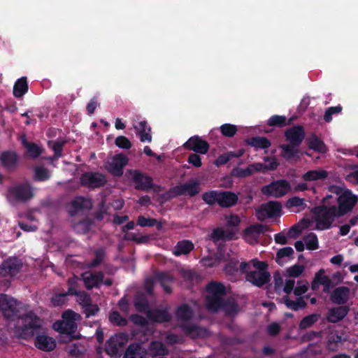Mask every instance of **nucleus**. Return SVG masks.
<instances>
[{
  "mask_svg": "<svg viewBox=\"0 0 358 358\" xmlns=\"http://www.w3.org/2000/svg\"><path fill=\"white\" fill-rule=\"evenodd\" d=\"M134 306L138 312L147 313L149 310V303L146 295L143 293H137L134 299Z\"/></svg>",
  "mask_w": 358,
  "mask_h": 358,
  "instance_id": "31",
  "label": "nucleus"
},
{
  "mask_svg": "<svg viewBox=\"0 0 358 358\" xmlns=\"http://www.w3.org/2000/svg\"><path fill=\"white\" fill-rule=\"evenodd\" d=\"M176 315L179 320L189 321L193 317L194 313L187 303H183L178 307L176 311Z\"/></svg>",
  "mask_w": 358,
  "mask_h": 358,
  "instance_id": "33",
  "label": "nucleus"
},
{
  "mask_svg": "<svg viewBox=\"0 0 358 358\" xmlns=\"http://www.w3.org/2000/svg\"><path fill=\"white\" fill-rule=\"evenodd\" d=\"M338 206L336 210L341 217L351 212L357 203L358 198L350 189H345L340 196L336 198Z\"/></svg>",
  "mask_w": 358,
  "mask_h": 358,
  "instance_id": "5",
  "label": "nucleus"
},
{
  "mask_svg": "<svg viewBox=\"0 0 358 358\" xmlns=\"http://www.w3.org/2000/svg\"><path fill=\"white\" fill-rule=\"evenodd\" d=\"M331 198H332L331 195H327L322 200L323 204L317 206L311 210L316 222L315 229L317 230L324 231L331 229L335 219L341 217L337 213L336 205L327 204L328 199Z\"/></svg>",
  "mask_w": 358,
  "mask_h": 358,
  "instance_id": "2",
  "label": "nucleus"
},
{
  "mask_svg": "<svg viewBox=\"0 0 358 358\" xmlns=\"http://www.w3.org/2000/svg\"><path fill=\"white\" fill-rule=\"evenodd\" d=\"M206 308L210 312H217L227 306L225 301L221 296L208 295L206 298Z\"/></svg>",
  "mask_w": 358,
  "mask_h": 358,
  "instance_id": "25",
  "label": "nucleus"
},
{
  "mask_svg": "<svg viewBox=\"0 0 358 358\" xmlns=\"http://www.w3.org/2000/svg\"><path fill=\"white\" fill-rule=\"evenodd\" d=\"M115 145L122 149H129L131 148L132 144L131 141L124 136H119L115 141Z\"/></svg>",
  "mask_w": 358,
  "mask_h": 358,
  "instance_id": "60",
  "label": "nucleus"
},
{
  "mask_svg": "<svg viewBox=\"0 0 358 358\" xmlns=\"http://www.w3.org/2000/svg\"><path fill=\"white\" fill-rule=\"evenodd\" d=\"M106 180L103 175H98L91 172V187L92 186L99 187L103 185Z\"/></svg>",
  "mask_w": 358,
  "mask_h": 358,
  "instance_id": "62",
  "label": "nucleus"
},
{
  "mask_svg": "<svg viewBox=\"0 0 358 358\" xmlns=\"http://www.w3.org/2000/svg\"><path fill=\"white\" fill-rule=\"evenodd\" d=\"M234 157H236V155L233 152L224 153L218 156L215 161V164L217 166L224 165Z\"/></svg>",
  "mask_w": 358,
  "mask_h": 358,
  "instance_id": "59",
  "label": "nucleus"
},
{
  "mask_svg": "<svg viewBox=\"0 0 358 358\" xmlns=\"http://www.w3.org/2000/svg\"><path fill=\"white\" fill-rule=\"evenodd\" d=\"M238 201V196L234 192L220 191L218 205L221 208H227L234 206Z\"/></svg>",
  "mask_w": 358,
  "mask_h": 358,
  "instance_id": "20",
  "label": "nucleus"
},
{
  "mask_svg": "<svg viewBox=\"0 0 358 358\" xmlns=\"http://www.w3.org/2000/svg\"><path fill=\"white\" fill-rule=\"evenodd\" d=\"M220 199V191L210 190L204 192L202 194L203 201L209 206H214L218 204Z\"/></svg>",
  "mask_w": 358,
  "mask_h": 358,
  "instance_id": "40",
  "label": "nucleus"
},
{
  "mask_svg": "<svg viewBox=\"0 0 358 358\" xmlns=\"http://www.w3.org/2000/svg\"><path fill=\"white\" fill-rule=\"evenodd\" d=\"M221 134L226 137L231 138L237 132V127L234 124L226 123L220 126Z\"/></svg>",
  "mask_w": 358,
  "mask_h": 358,
  "instance_id": "51",
  "label": "nucleus"
},
{
  "mask_svg": "<svg viewBox=\"0 0 358 358\" xmlns=\"http://www.w3.org/2000/svg\"><path fill=\"white\" fill-rule=\"evenodd\" d=\"M109 320L113 325L118 327H125L128 323L127 320L123 317L117 310L110 313Z\"/></svg>",
  "mask_w": 358,
  "mask_h": 358,
  "instance_id": "43",
  "label": "nucleus"
},
{
  "mask_svg": "<svg viewBox=\"0 0 358 358\" xmlns=\"http://www.w3.org/2000/svg\"><path fill=\"white\" fill-rule=\"evenodd\" d=\"M111 286L113 280L111 278L104 279V273L101 271H91V289L99 288L101 285Z\"/></svg>",
  "mask_w": 358,
  "mask_h": 358,
  "instance_id": "24",
  "label": "nucleus"
},
{
  "mask_svg": "<svg viewBox=\"0 0 358 358\" xmlns=\"http://www.w3.org/2000/svg\"><path fill=\"white\" fill-rule=\"evenodd\" d=\"M180 328L184 334L192 338H197L201 336L203 329L196 324L183 323L180 325Z\"/></svg>",
  "mask_w": 358,
  "mask_h": 358,
  "instance_id": "34",
  "label": "nucleus"
},
{
  "mask_svg": "<svg viewBox=\"0 0 358 358\" xmlns=\"http://www.w3.org/2000/svg\"><path fill=\"white\" fill-rule=\"evenodd\" d=\"M342 106L338 105L336 106H331L328 108L324 115V120L326 122H330L332 120V115L338 114L342 111Z\"/></svg>",
  "mask_w": 358,
  "mask_h": 358,
  "instance_id": "55",
  "label": "nucleus"
},
{
  "mask_svg": "<svg viewBox=\"0 0 358 358\" xmlns=\"http://www.w3.org/2000/svg\"><path fill=\"white\" fill-rule=\"evenodd\" d=\"M285 140L294 146L299 147L305 138V131L302 126H294L285 132Z\"/></svg>",
  "mask_w": 358,
  "mask_h": 358,
  "instance_id": "12",
  "label": "nucleus"
},
{
  "mask_svg": "<svg viewBox=\"0 0 358 358\" xmlns=\"http://www.w3.org/2000/svg\"><path fill=\"white\" fill-rule=\"evenodd\" d=\"M303 241L308 250H315L319 247L317 236L315 233H309L304 237Z\"/></svg>",
  "mask_w": 358,
  "mask_h": 358,
  "instance_id": "47",
  "label": "nucleus"
},
{
  "mask_svg": "<svg viewBox=\"0 0 358 358\" xmlns=\"http://www.w3.org/2000/svg\"><path fill=\"white\" fill-rule=\"evenodd\" d=\"M90 199L83 196H76L69 204L66 206L67 211L71 217H74L84 209L88 208Z\"/></svg>",
  "mask_w": 358,
  "mask_h": 358,
  "instance_id": "16",
  "label": "nucleus"
},
{
  "mask_svg": "<svg viewBox=\"0 0 358 358\" xmlns=\"http://www.w3.org/2000/svg\"><path fill=\"white\" fill-rule=\"evenodd\" d=\"M50 171L43 166H36L34 169V180L35 181L43 182L50 178Z\"/></svg>",
  "mask_w": 358,
  "mask_h": 358,
  "instance_id": "41",
  "label": "nucleus"
},
{
  "mask_svg": "<svg viewBox=\"0 0 358 358\" xmlns=\"http://www.w3.org/2000/svg\"><path fill=\"white\" fill-rule=\"evenodd\" d=\"M20 303L5 294H0V310L4 317L10 321L16 320L13 332L19 338L30 339L41 328L42 321L32 310L22 313Z\"/></svg>",
  "mask_w": 358,
  "mask_h": 358,
  "instance_id": "1",
  "label": "nucleus"
},
{
  "mask_svg": "<svg viewBox=\"0 0 358 358\" xmlns=\"http://www.w3.org/2000/svg\"><path fill=\"white\" fill-rule=\"evenodd\" d=\"M267 124L270 127H283L287 124V118L284 115H274L268 120Z\"/></svg>",
  "mask_w": 358,
  "mask_h": 358,
  "instance_id": "49",
  "label": "nucleus"
},
{
  "mask_svg": "<svg viewBox=\"0 0 358 358\" xmlns=\"http://www.w3.org/2000/svg\"><path fill=\"white\" fill-rule=\"evenodd\" d=\"M320 318V315L318 313H313L308 315L302 318L300 321L299 327L300 329H306L308 328L311 327L314 324H315L319 319Z\"/></svg>",
  "mask_w": 358,
  "mask_h": 358,
  "instance_id": "39",
  "label": "nucleus"
},
{
  "mask_svg": "<svg viewBox=\"0 0 358 358\" xmlns=\"http://www.w3.org/2000/svg\"><path fill=\"white\" fill-rule=\"evenodd\" d=\"M53 327L61 334V338L64 343L71 342L76 338L75 333L78 326L76 322L57 321Z\"/></svg>",
  "mask_w": 358,
  "mask_h": 358,
  "instance_id": "7",
  "label": "nucleus"
},
{
  "mask_svg": "<svg viewBox=\"0 0 358 358\" xmlns=\"http://www.w3.org/2000/svg\"><path fill=\"white\" fill-rule=\"evenodd\" d=\"M149 349L155 355H164L166 351L164 344L158 341L151 342Z\"/></svg>",
  "mask_w": 358,
  "mask_h": 358,
  "instance_id": "54",
  "label": "nucleus"
},
{
  "mask_svg": "<svg viewBox=\"0 0 358 358\" xmlns=\"http://www.w3.org/2000/svg\"><path fill=\"white\" fill-rule=\"evenodd\" d=\"M157 220L154 218H146L143 215H140L137 219V224L144 227H153L157 224Z\"/></svg>",
  "mask_w": 358,
  "mask_h": 358,
  "instance_id": "61",
  "label": "nucleus"
},
{
  "mask_svg": "<svg viewBox=\"0 0 358 358\" xmlns=\"http://www.w3.org/2000/svg\"><path fill=\"white\" fill-rule=\"evenodd\" d=\"M280 148L282 150V157L287 159L294 158L299 152V147L292 144L280 145Z\"/></svg>",
  "mask_w": 358,
  "mask_h": 358,
  "instance_id": "38",
  "label": "nucleus"
},
{
  "mask_svg": "<svg viewBox=\"0 0 358 358\" xmlns=\"http://www.w3.org/2000/svg\"><path fill=\"white\" fill-rule=\"evenodd\" d=\"M305 205L304 199L296 196L289 198L286 203V207L287 208H291L292 207H300Z\"/></svg>",
  "mask_w": 358,
  "mask_h": 358,
  "instance_id": "63",
  "label": "nucleus"
},
{
  "mask_svg": "<svg viewBox=\"0 0 358 358\" xmlns=\"http://www.w3.org/2000/svg\"><path fill=\"white\" fill-rule=\"evenodd\" d=\"M80 283H83L87 290H90V271H85L80 277L73 275L68 280L69 294L76 296V301L84 308L86 317H90V295L85 292L79 290Z\"/></svg>",
  "mask_w": 358,
  "mask_h": 358,
  "instance_id": "3",
  "label": "nucleus"
},
{
  "mask_svg": "<svg viewBox=\"0 0 358 358\" xmlns=\"http://www.w3.org/2000/svg\"><path fill=\"white\" fill-rule=\"evenodd\" d=\"M21 143L23 147L26 148L27 155L29 157L36 159L42 154L43 148L38 145L36 143L27 141L25 135H23L21 137Z\"/></svg>",
  "mask_w": 358,
  "mask_h": 358,
  "instance_id": "26",
  "label": "nucleus"
},
{
  "mask_svg": "<svg viewBox=\"0 0 358 358\" xmlns=\"http://www.w3.org/2000/svg\"><path fill=\"white\" fill-rule=\"evenodd\" d=\"M109 206L102 200L98 206L97 210L93 214V218L97 221H101L105 215L108 213Z\"/></svg>",
  "mask_w": 358,
  "mask_h": 358,
  "instance_id": "48",
  "label": "nucleus"
},
{
  "mask_svg": "<svg viewBox=\"0 0 358 358\" xmlns=\"http://www.w3.org/2000/svg\"><path fill=\"white\" fill-rule=\"evenodd\" d=\"M127 343L126 336L122 334H117L111 336L106 343V352L111 357L120 356L124 346Z\"/></svg>",
  "mask_w": 358,
  "mask_h": 358,
  "instance_id": "9",
  "label": "nucleus"
},
{
  "mask_svg": "<svg viewBox=\"0 0 358 358\" xmlns=\"http://www.w3.org/2000/svg\"><path fill=\"white\" fill-rule=\"evenodd\" d=\"M307 145L309 149L320 153L324 154L327 151V148L324 143L315 134H313L307 140Z\"/></svg>",
  "mask_w": 358,
  "mask_h": 358,
  "instance_id": "30",
  "label": "nucleus"
},
{
  "mask_svg": "<svg viewBox=\"0 0 358 358\" xmlns=\"http://www.w3.org/2000/svg\"><path fill=\"white\" fill-rule=\"evenodd\" d=\"M145 350L138 343H131L126 349L122 358H145Z\"/></svg>",
  "mask_w": 358,
  "mask_h": 358,
  "instance_id": "27",
  "label": "nucleus"
},
{
  "mask_svg": "<svg viewBox=\"0 0 358 358\" xmlns=\"http://www.w3.org/2000/svg\"><path fill=\"white\" fill-rule=\"evenodd\" d=\"M220 261H226L225 259H223L222 257L220 252H219L217 255L216 258H213L210 256H207V257H203L201 259V262L204 266L208 267V268H212V267L216 266Z\"/></svg>",
  "mask_w": 358,
  "mask_h": 358,
  "instance_id": "50",
  "label": "nucleus"
},
{
  "mask_svg": "<svg viewBox=\"0 0 358 358\" xmlns=\"http://www.w3.org/2000/svg\"><path fill=\"white\" fill-rule=\"evenodd\" d=\"M29 90L27 77L23 76L17 79L13 86V96L16 98L22 97Z\"/></svg>",
  "mask_w": 358,
  "mask_h": 358,
  "instance_id": "28",
  "label": "nucleus"
},
{
  "mask_svg": "<svg viewBox=\"0 0 358 358\" xmlns=\"http://www.w3.org/2000/svg\"><path fill=\"white\" fill-rule=\"evenodd\" d=\"M34 345L38 349L44 352H50L57 346L56 341L46 335H38L34 341Z\"/></svg>",
  "mask_w": 358,
  "mask_h": 358,
  "instance_id": "18",
  "label": "nucleus"
},
{
  "mask_svg": "<svg viewBox=\"0 0 358 358\" xmlns=\"http://www.w3.org/2000/svg\"><path fill=\"white\" fill-rule=\"evenodd\" d=\"M247 143L255 149H267L271 145L267 138L261 136L252 137L247 141Z\"/></svg>",
  "mask_w": 358,
  "mask_h": 358,
  "instance_id": "35",
  "label": "nucleus"
},
{
  "mask_svg": "<svg viewBox=\"0 0 358 358\" xmlns=\"http://www.w3.org/2000/svg\"><path fill=\"white\" fill-rule=\"evenodd\" d=\"M350 310L348 306H339L330 308L327 315V320L331 323H337L341 321Z\"/></svg>",
  "mask_w": 358,
  "mask_h": 358,
  "instance_id": "17",
  "label": "nucleus"
},
{
  "mask_svg": "<svg viewBox=\"0 0 358 358\" xmlns=\"http://www.w3.org/2000/svg\"><path fill=\"white\" fill-rule=\"evenodd\" d=\"M304 266L300 264H294L287 268V273L289 277L297 278L303 271Z\"/></svg>",
  "mask_w": 358,
  "mask_h": 358,
  "instance_id": "58",
  "label": "nucleus"
},
{
  "mask_svg": "<svg viewBox=\"0 0 358 358\" xmlns=\"http://www.w3.org/2000/svg\"><path fill=\"white\" fill-rule=\"evenodd\" d=\"M128 157L124 154L115 155L108 164V170L112 175L120 177L123 175V168L128 163Z\"/></svg>",
  "mask_w": 358,
  "mask_h": 358,
  "instance_id": "14",
  "label": "nucleus"
},
{
  "mask_svg": "<svg viewBox=\"0 0 358 358\" xmlns=\"http://www.w3.org/2000/svg\"><path fill=\"white\" fill-rule=\"evenodd\" d=\"M328 177V172L322 169L310 170L302 175V179L306 182L324 180Z\"/></svg>",
  "mask_w": 358,
  "mask_h": 358,
  "instance_id": "29",
  "label": "nucleus"
},
{
  "mask_svg": "<svg viewBox=\"0 0 358 358\" xmlns=\"http://www.w3.org/2000/svg\"><path fill=\"white\" fill-rule=\"evenodd\" d=\"M34 196L33 187L29 181L15 184L7 190V199L10 203H25Z\"/></svg>",
  "mask_w": 358,
  "mask_h": 358,
  "instance_id": "4",
  "label": "nucleus"
},
{
  "mask_svg": "<svg viewBox=\"0 0 358 358\" xmlns=\"http://www.w3.org/2000/svg\"><path fill=\"white\" fill-rule=\"evenodd\" d=\"M238 260L231 259L224 266V272L230 275H235L238 271Z\"/></svg>",
  "mask_w": 358,
  "mask_h": 358,
  "instance_id": "56",
  "label": "nucleus"
},
{
  "mask_svg": "<svg viewBox=\"0 0 358 358\" xmlns=\"http://www.w3.org/2000/svg\"><path fill=\"white\" fill-rule=\"evenodd\" d=\"M22 268V262L17 257H9L0 266V273L3 276H15Z\"/></svg>",
  "mask_w": 358,
  "mask_h": 358,
  "instance_id": "10",
  "label": "nucleus"
},
{
  "mask_svg": "<svg viewBox=\"0 0 358 358\" xmlns=\"http://www.w3.org/2000/svg\"><path fill=\"white\" fill-rule=\"evenodd\" d=\"M70 295L69 290L64 293L55 294L51 299V302L54 306H60L67 301V297Z\"/></svg>",
  "mask_w": 358,
  "mask_h": 358,
  "instance_id": "53",
  "label": "nucleus"
},
{
  "mask_svg": "<svg viewBox=\"0 0 358 358\" xmlns=\"http://www.w3.org/2000/svg\"><path fill=\"white\" fill-rule=\"evenodd\" d=\"M199 182L196 180H192L185 183V194L190 196H194L199 193Z\"/></svg>",
  "mask_w": 358,
  "mask_h": 358,
  "instance_id": "46",
  "label": "nucleus"
},
{
  "mask_svg": "<svg viewBox=\"0 0 358 358\" xmlns=\"http://www.w3.org/2000/svg\"><path fill=\"white\" fill-rule=\"evenodd\" d=\"M282 206L279 201H268L263 204L257 211L258 219L262 220L261 215L273 218L280 215Z\"/></svg>",
  "mask_w": 358,
  "mask_h": 358,
  "instance_id": "13",
  "label": "nucleus"
},
{
  "mask_svg": "<svg viewBox=\"0 0 358 358\" xmlns=\"http://www.w3.org/2000/svg\"><path fill=\"white\" fill-rule=\"evenodd\" d=\"M350 289L345 286L336 288L330 296V300L333 303L338 305L345 304L349 299Z\"/></svg>",
  "mask_w": 358,
  "mask_h": 358,
  "instance_id": "19",
  "label": "nucleus"
},
{
  "mask_svg": "<svg viewBox=\"0 0 358 358\" xmlns=\"http://www.w3.org/2000/svg\"><path fill=\"white\" fill-rule=\"evenodd\" d=\"M285 304L286 306L292 309L294 311H297L299 310L303 309L306 307L307 303L304 301V299L303 296H299L296 298L295 301L291 300L289 299L288 296L284 297Z\"/></svg>",
  "mask_w": 358,
  "mask_h": 358,
  "instance_id": "36",
  "label": "nucleus"
},
{
  "mask_svg": "<svg viewBox=\"0 0 358 358\" xmlns=\"http://www.w3.org/2000/svg\"><path fill=\"white\" fill-rule=\"evenodd\" d=\"M183 148L187 150H192L196 153L205 155L208 152L209 143L198 135L190 137L184 144Z\"/></svg>",
  "mask_w": 358,
  "mask_h": 358,
  "instance_id": "11",
  "label": "nucleus"
},
{
  "mask_svg": "<svg viewBox=\"0 0 358 358\" xmlns=\"http://www.w3.org/2000/svg\"><path fill=\"white\" fill-rule=\"evenodd\" d=\"M155 279L163 287L165 293L171 294L172 292L170 285L173 282L174 278L171 274L166 271L158 272L155 273Z\"/></svg>",
  "mask_w": 358,
  "mask_h": 358,
  "instance_id": "23",
  "label": "nucleus"
},
{
  "mask_svg": "<svg viewBox=\"0 0 358 358\" xmlns=\"http://www.w3.org/2000/svg\"><path fill=\"white\" fill-rule=\"evenodd\" d=\"M233 234H227L222 228L217 227L213 229L210 235V238L213 241H218L227 238V240L232 239Z\"/></svg>",
  "mask_w": 358,
  "mask_h": 358,
  "instance_id": "45",
  "label": "nucleus"
},
{
  "mask_svg": "<svg viewBox=\"0 0 358 358\" xmlns=\"http://www.w3.org/2000/svg\"><path fill=\"white\" fill-rule=\"evenodd\" d=\"M127 173L132 176V182L134 183L135 189L148 192L154 188L155 185L152 177L138 170L129 169Z\"/></svg>",
  "mask_w": 358,
  "mask_h": 358,
  "instance_id": "8",
  "label": "nucleus"
},
{
  "mask_svg": "<svg viewBox=\"0 0 358 358\" xmlns=\"http://www.w3.org/2000/svg\"><path fill=\"white\" fill-rule=\"evenodd\" d=\"M147 317L157 323L169 322L171 320V315L167 310L153 309L148 310Z\"/></svg>",
  "mask_w": 358,
  "mask_h": 358,
  "instance_id": "22",
  "label": "nucleus"
},
{
  "mask_svg": "<svg viewBox=\"0 0 358 358\" xmlns=\"http://www.w3.org/2000/svg\"><path fill=\"white\" fill-rule=\"evenodd\" d=\"M18 161L19 156L15 151L6 150L0 154V162L4 168L13 169L17 164Z\"/></svg>",
  "mask_w": 358,
  "mask_h": 358,
  "instance_id": "21",
  "label": "nucleus"
},
{
  "mask_svg": "<svg viewBox=\"0 0 358 358\" xmlns=\"http://www.w3.org/2000/svg\"><path fill=\"white\" fill-rule=\"evenodd\" d=\"M106 258V250L100 248L94 250V258L91 260V269L99 266Z\"/></svg>",
  "mask_w": 358,
  "mask_h": 358,
  "instance_id": "42",
  "label": "nucleus"
},
{
  "mask_svg": "<svg viewBox=\"0 0 358 358\" xmlns=\"http://www.w3.org/2000/svg\"><path fill=\"white\" fill-rule=\"evenodd\" d=\"M80 317V315L71 310H66L62 313V320L76 322Z\"/></svg>",
  "mask_w": 358,
  "mask_h": 358,
  "instance_id": "64",
  "label": "nucleus"
},
{
  "mask_svg": "<svg viewBox=\"0 0 358 358\" xmlns=\"http://www.w3.org/2000/svg\"><path fill=\"white\" fill-rule=\"evenodd\" d=\"M246 280L257 287H262L271 280L269 272H261L252 271L248 272L245 276Z\"/></svg>",
  "mask_w": 358,
  "mask_h": 358,
  "instance_id": "15",
  "label": "nucleus"
},
{
  "mask_svg": "<svg viewBox=\"0 0 358 358\" xmlns=\"http://www.w3.org/2000/svg\"><path fill=\"white\" fill-rule=\"evenodd\" d=\"M291 189L289 182L286 180H278L262 188L264 195L279 198L285 196Z\"/></svg>",
  "mask_w": 358,
  "mask_h": 358,
  "instance_id": "6",
  "label": "nucleus"
},
{
  "mask_svg": "<svg viewBox=\"0 0 358 358\" xmlns=\"http://www.w3.org/2000/svg\"><path fill=\"white\" fill-rule=\"evenodd\" d=\"M194 249V245L189 240H182L178 241L174 248L173 254L176 256L187 255Z\"/></svg>",
  "mask_w": 358,
  "mask_h": 358,
  "instance_id": "32",
  "label": "nucleus"
},
{
  "mask_svg": "<svg viewBox=\"0 0 358 358\" xmlns=\"http://www.w3.org/2000/svg\"><path fill=\"white\" fill-rule=\"evenodd\" d=\"M231 175L237 178H245L252 175V171L249 165L246 169L236 167L232 169Z\"/></svg>",
  "mask_w": 358,
  "mask_h": 358,
  "instance_id": "57",
  "label": "nucleus"
},
{
  "mask_svg": "<svg viewBox=\"0 0 358 358\" xmlns=\"http://www.w3.org/2000/svg\"><path fill=\"white\" fill-rule=\"evenodd\" d=\"M206 292L208 295L224 296L226 293V289L224 285L218 282H210L206 286Z\"/></svg>",
  "mask_w": 358,
  "mask_h": 358,
  "instance_id": "37",
  "label": "nucleus"
},
{
  "mask_svg": "<svg viewBox=\"0 0 358 358\" xmlns=\"http://www.w3.org/2000/svg\"><path fill=\"white\" fill-rule=\"evenodd\" d=\"M185 194V183L179 185H176L171 187L166 193V195L168 198H175L178 196Z\"/></svg>",
  "mask_w": 358,
  "mask_h": 358,
  "instance_id": "52",
  "label": "nucleus"
},
{
  "mask_svg": "<svg viewBox=\"0 0 358 358\" xmlns=\"http://www.w3.org/2000/svg\"><path fill=\"white\" fill-rule=\"evenodd\" d=\"M266 227L262 224H255L247 227L244 230V235L245 236H252L254 235H259L264 233Z\"/></svg>",
  "mask_w": 358,
  "mask_h": 358,
  "instance_id": "44",
  "label": "nucleus"
}]
</instances>
